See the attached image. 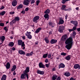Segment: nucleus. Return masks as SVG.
<instances>
[{"mask_svg": "<svg viewBox=\"0 0 80 80\" xmlns=\"http://www.w3.org/2000/svg\"><path fill=\"white\" fill-rule=\"evenodd\" d=\"M6 13V12L5 11H3L1 13L0 12V15H2L3 16Z\"/></svg>", "mask_w": 80, "mask_h": 80, "instance_id": "obj_33", "label": "nucleus"}, {"mask_svg": "<svg viewBox=\"0 0 80 80\" xmlns=\"http://www.w3.org/2000/svg\"><path fill=\"white\" fill-rule=\"evenodd\" d=\"M23 7V5L22 4H21L18 6L17 9H20L21 8H22Z\"/></svg>", "mask_w": 80, "mask_h": 80, "instance_id": "obj_24", "label": "nucleus"}, {"mask_svg": "<svg viewBox=\"0 0 80 80\" xmlns=\"http://www.w3.org/2000/svg\"><path fill=\"white\" fill-rule=\"evenodd\" d=\"M17 5V1L16 0H13L12 2V5L13 7H15Z\"/></svg>", "mask_w": 80, "mask_h": 80, "instance_id": "obj_11", "label": "nucleus"}, {"mask_svg": "<svg viewBox=\"0 0 80 80\" xmlns=\"http://www.w3.org/2000/svg\"><path fill=\"white\" fill-rule=\"evenodd\" d=\"M28 10H29V8H28V7L26 8L25 9V11H26V12H27L28 11Z\"/></svg>", "mask_w": 80, "mask_h": 80, "instance_id": "obj_48", "label": "nucleus"}, {"mask_svg": "<svg viewBox=\"0 0 80 80\" xmlns=\"http://www.w3.org/2000/svg\"><path fill=\"white\" fill-rule=\"evenodd\" d=\"M65 29V27L62 26H59L58 29V31L60 33H62Z\"/></svg>", "mask_w": 80, "mask_h": 80, "instance_id": "obj_5", "label": "nucleus"}, {"mask_svg": "<svg viewBox=\"0 0 80 80\" xmlns=\"http://www.w3.org/2000/svg\"><path fill=\"white\" fill-rule=\"evenodd\" d=\"M64 75L66 77H69L70 76V73L68 72H66L64 73Z\"/></svg>", "mask_w": 80, "mask_h": 80, "instance_id": "obj_27", "label": "nucleus"}, {"mask_svg": "<svg viewBox=\"0 0 80 80\" xmlns=\"http://www.w3.org/2000/svg\"><path fill=\"white\" fill-rule=\"evenodd\" d=\"M64 23V21L62 19V18H60L59 19V22L58 23L59 25H62Z\"/></svg>", "mask_w": 80, "mask_h": 80, "instance_id": "obj_9", "label": "nucleus"}, {"mask_svg": "<svg viewBox=\"0 0 80 80\" xmlns=\"http://www.w3.org/2000/svg\"><path fill=\"white\" fill-rule=\"evenodd\" d=\"M73 43L72 38H68L65 42L66 45H67L66 46V48L68 50H70L72 47Z\"/></svg>", "mask_w": 80, "mask_h": 80, "instance_id": "obj_1", "label": "nucleus"}, {"mask_svg": "<svg viewBox=\"0 0 80 80\" xmlns=\"http://www.w3.org/2000/svg\"><path fill=\"white\" fill-rule=\"evenodd\" d=\"M48 40V38H44V40L45 41H46L47 40Z\"/></svg>", "mask_w": 80, "mask_h": 80, "instance_id": "obj_63", "label": "nucleus"}, {"mask_svg": "<svg viewBox=\"0 0 80 80\" xmlns=\"http://www.w3.org/2000/svg\"><path fill=\"white\" fill-rule=\"evenodd\" d=\"M48 55V53L45 54L43 55L42 57L44 58H47V57Z\"/></svg>", "mask_w": 80, "mask_h": 80, "instance_id": "obj_37", "label": "nucleus"}, {"mask_svg": "<svg viewBox=\"0 0 80 80\" xmlns=\"http://www.w3.org/2000/svg\"><path fill=\"white\" fill-rule=\"evenodd\" d=\"M18 53H19V54H20V55H25V52L23 51L22 50H20L18 51Z\"/></svg>", "mask_w": 80, "mask_h": 80, "instance_id": "obj_20", "label": "nucleus"}, {"mask_svg": "<svg viewBox=\"0 0 80 80\" xmlns=\"http://www.w3.org/2000/svg\"><path fill=\"white\" fill-rule=\"evenodd\" d=\"M67 35L65 34L63 35L61 38V40L62 41H65L68 38Z\"/></svg>", "mask_w": 80, "mask_h": 80, "instance_id": "obj_7", "label": "nucleus"}, {"mask_svg": "<svg viewBox=\"0 0 80 80\" xmlns=\"http://www.w3.org/2000/svg\"><path fill=\"white\" fill-rule=\"evenodd\" d=\"M5 8V7L3 6H2L1 8H0V10H3Z\"/></svg>", "mask_w": 80, "mask_h": 80, "instance_id": "obj_49", "label": "nucleus"}, {"mask_svg": "<svg viewBox=\"0 0 80 80\" xmlns=\"http://www.w3.org/2000/svg\"><path fill=\"white\" fill-rule=\"evenodd\" d=\"M21 48L22 49V50H25V46H21Z\"/></svg>", "mask_w": 80, "mask_h": 80, "instance_id": "obj_56", "label": "nucleus"}, {"mask_svg": "<svg viewBox=\"0 0 80 80\" xmlns=\"http://www.w3.org/2000/svg\"><path fill=\"white\" fill-rule=\"evenodd\" d=\"M66 2H67L66 0H62V3L63 4H65Z\"/></svg>", "mask_w": 80, "mask_h": 80, "instance_id": "obj_45", "label": "nucleus"}, {"mask_svg": "<svg viewBox=\"0 0 80 80\" xmlns=\"http://www.w3.org/2000/svg\"><path fill=\"white\" fill-rule=\"evenodd\" d=\"M48 24L51 27V28H53L55 26V24L51 22H49Z\"/></svg>", "mask_w": 80, "mask_h": 80, "instance_id": "obj_13", "label": "nucleus"}, {"mask_svg": "<svg viewBox=\"0 0 80 80\" xmlns=\"http://www.w3.org/2000/svg\"><path fill=\"white\" fill-rule=\"evenodd\" d=\"M16 73L15 72V71H14L13 72V75H16Z\"/></svg>", "mask_w": 80, "mask_h": 80, "instance_id": "obj_61", "label": "nucleus"}, {"mask_svg": "<svg viewBox=\"0 0 80 80\" xmlns=\"http://www.w3.org/2000/svg\"><path fill=\"white\" fill-rule=\"evenodd\" d=\"M5 25V24L2 22H0V26L1 27H4V26Z\"/></svg>", "mask_w": 80, "mask_h": 80, "instance_id": "obj_39", "label": "nucleus"}, {"mask_svg": "<svg viewBox=\"0 0 80 80\" xmlns=\"http://www.w3.org/2000/svg\"><path fill=\"white\" fill-rule=\"evenodd\" d=\"M71 9V8H68V9L65 8V9L64 10V11H70Z\"/></svg>", "mask_w": 80, "mask_h": 80, "instance_id": "obj_43", "label": "nucleus"}, {"mask_svg": "<svg viewBox=\"0 0 80 80\" xmlns=\"http://www.w3.org/2000/svg\"><path fill=\"white\" fill-rule=\"evenodd\" d=\"M42 30V28H39L37 29L35 31V33H39L40 32V31Z\"/></svg>", "mask_w": 80, "mask_h": 80, "instance_id": "obj_28", "label": "nucleus"}, {"mask_svg": "<svg viewBox=\"0 0 80 80\" xmlns=\"http://www.w3.org/2000/svg\"><path fill=\"white\" fill-rule=\"evenodd\" d=\"M58 66L59 67L58 68L59 69H60V68H65V66L64 64L63 63H61V64H59Z\"/></svg>", "mask_w": 80, "mask_h": 80, "instance_id": "obj_15", "label": "nucleus"}, {"mask_svg": "<svg viewBox=\"0 0 80 80\" xmlns=\"http://www.w3.org/2000/svg\"><path fill=\"white\" fill-rule=\"evenodd\" d=\"M65 58L67 60L69 61L70 60V57L69 56H68Z\"/></svg>", "mask_w": 80, "mask_h": 80, "instance_id": "obj_34", "label": "nucleus"}, {"mask_svg": "<svg viewBox=\"0 0 80 80\" xmlns=\"http://www.w3.org/2000/svg\"><path fill=\"white\" fill-rule=\"evenodd\" d=\"M45 63H48V59H46L45 60Z\"/></svg>", "mask_w": 80, "mask_h": 80, "instance_id": "obj_54", "label": "nucleus"}, {"mask_svg": "<svg viewBox=\"0 0 80 80\" xmlns=\"http://www.w3.org/2000/svg\"><path fill=\"white\" fill-rule=\"evenodd\" d=\"M78 27L76 26H74L72 28V29L73 30V31H74L75 30H77V27Z\"/></svg>", "mask_w": 80, "mask_h": 80, "instance_id": "obj_38", "label": "nucleus"}, {"mask_svg": "<svg viewBox=\"0 0 80 80\" xmlns=\"http://www.w3.org/2000/svg\"><path fill=\"white\" fill-rule=\"evenodd\" d=\"M33 54V51L31 52L30 53L29 55L30 56H32V55Z\"/></svg>", "mask_w": 80, "mask_h": 80, "instance_id": "obj_51", "label": "nucleus"}, {"mask_svg": "<svg viewBox=\"0 0 80 80\" xmlns=\"http://www.w3.org/2000/svg\"><path fill=\"white\" fill-rule=\"evenodd\" d=\"M68 18V14H66L65 16V19L66 20H67V18Z\"/></svg>", "mask_w": 80, "mask_h": 80, "instance_id": "obj_55", "label": "nucleus"}, {"mask_svg": "<svg viewBox=\"0 0 80 80\" xmlns=\"http://www.w3.org/2000/svg\"><path fill=\"white\" fill-rule=\"evenodd\" d=\"M5 37L4 36H2L1 37V42H2V43H3V42L5 41Z\"/></svg>", "mask_w": 80, "mask_h": 80, "instance_id": "obj_18", "label": "nucleus"}, {"mask_svg": "<svg viewBox=\"0 0 80 80\" xmlns=\"http://www.w3.org/2000/svg\"><path fill=\"white\" fill-rule=\"evenodd\" d=\"M12 50H16V49H15V48L12 47Z\"/></svg>", "mask_w": 80, "mask_h": 80, "instance_id": "obj_62", "label": "nucleus"}, {"mask_svg": "<svg viewBox=\"0 0 80 80\" xmlns=\"http://www.w3.org/2000/svg\"><path fill=\"white\" fill-rule=\"evenodd\" d=\"M57 40H55L54 39H52L50 42V43L51 44H53L54 43H57Z\"/></svg>", "mask_w": 80, "mask_h": 80, "instance_id": "obj_14", "label": "nucleus"}, {"mask_svg": "<svg viewBox=\"0 0 80 80\" xmlns=\"http://www.w3.org/2000/svg\"><path fill=\"white\" fill-rule=\"evenodd\" d=\"M30 2L27 1L26 0L24 1V5H26V6H28L29 5Z\"/></svg>", "mask_w": 80, "mask_h": 80, "instance_id": "obj_25", "label": "nucleus"}, {"mask_svg": "<svg viewBox=\"0 0 80 80\" xmlns=\"http://www.w3.org/2000/svg\"><path fill=\"white\" fill-rule=\"evenodd\" d=\"M40 0H38L36 1V5L37 6H38V5L39 3H40Z\"/></svg>", "mask_w": 80, "mask_h": 80, "instance_id": "obj_42", "label": "nucleus"}, {"mask_svg": "<svg viewBox=\"0 0 80 80\" xmlns=\"http://www.w3.org/2000/svg\"><path fill=\"white\" fill-rule=\"evenodd\" d=\"M68 31H69V33H70V32H73V29H68Z\"/></svg>", "mask_w": 80, "mask_h": 80, "instance_id": "obj_47", "label": "nucleus"}, {"mask_svg": "<svg viewBox=\"0 0 80 80\" xmlns=\"http://www.w3.org/2000/svg\"><path fill=\"white\" fill-rule=\"evenodd\" d=\"M61 55H63V56H65L67 55V53H66L62 52L61 53Z\"/></svg>", "mask_w": 80, "mask_h": 80, "instance_id": "obj_41", "label": "nucleus"}, {"mask_svg": "<svg viewBox=\"0 0 80 80\" xmlns=\"http://www.w3.org/2000/svg\"><path fill=\"white\" fill-rule=\"evenodd\" d=\"M6 78H7V75H3L1 78V80H6Z\"/></svg>", "mask_w": 80, "mask_h": 80, "instance_id": "obj_30", "label": "nucleus"}, {"mask_svg": "<svg viewBox=\"0 0 80 80\" xmlns=\"http://www.w3.org/2000/svg\"><path fill=\"white\" fill-rule=\"evenodd\" d=\"M14 46V43L13 42H10L8 45V46L10 47H13Z\"/></svg>", "mask_w": 80, "mask_h": 80, "instance_id": "obj_17", "label": "nucleus"}, {"mask_svg": "<svg viewBox=\"0 0 80 80\" xmlns=\"http://www.w3.org/2000/svg\"><path fill=\"white\" fill-rule=\"evenodd\" d=\"M37 73L38 74H40V75H44V71H43L38 70L37 71Z\"/></svg>", "mask_w": 80, "mask_h": 80, "instance_id": "obj_19", "label": "nucleus"}, {"mask_svg": "<svg viewBox=\"0 0 80 80\" xmlns=\"http://www.w3.org/2000/svg\"><path fill=\"white\" fill-rule=\"evenodd\" d=\"M56 80H61V78L60 77H58L56 79Z\"/></svg>", "mask_w": 80, "mask_h": 80, "instance_id": "obj_52", "label": "nucleus"}, {"mask_svg": "<svg viewBox=\"0 0 80 80\" xmlns=\"http://www.w3.org/2000/svg\"><path fill=\"white\" fill-rule=\"evenodd\" d=\"M15 22H16V21L15 20V19H13V20H12V21L11 22H10V25H12V24H13L14 23H15Z\"/></svg>", "mask_w": 80, "mask_h": 80, "instance_id": "obj_29", "label": "nucleus"}, {"mask_svg": "<svg viewBox=\"0 0 80 80\" xmlns=\"http://www.w3.org/2000/svg\"><path fill=\"white\" fill-rule=\"evenodd\" d=\"M9 13L10 14V15H13L15 13V12L11 11Z\"/></svg>", "mask_w": 80, "mask_h": 80, "instance_id": "obj_50", "label": "nucleus"}, {"mask_svg": "<svg viewBox=\"0 0 80 80\" xmlns=\"http://www.w3.org/2000/svg\"><path fill=\"white\" fill-rule=\"evenodd\" d=\"M51 56L52 54L51 53H50V54H49L48 55V58H51Z\"/></svg>", "mask_w": 80, "mask_h": 80, "instance_id": "obj_40", "label": "nucleus"}, {"mask_svg": "<svg viewBox=\"0 0 80 80\" xmlns=\"http://www.w3.org/2000/svg\"><path fill=\"white\" fill-rule=\"evenodd\" d=\"M39 68H45V65L43 64L42 62H40L39 63Z\"/></svg>", "mask_w": 80, "mask_h": 80, "instance_id": "obj_8", "label": "nucleus"}, {"mask_svg": "<svg viewBox=\"0 0 80 80\" xmlns=\"http://www.w3.org/2000/svg\"><path fill=\"white\" fill-rule=\"evenodd\" d=\"M45 42L46 43H49V40L48 39L47 40H46Z\"/></svg>", "mask_w": 80, "mask_h": 80, "instance_id": "obj_59", "label": "nucleus"}, {"mask_svg": "<svg viewBox=\"0 0 80 80\" xmlns=\"http://www.w3.org/2000/svg\"><path fill=\"white\" fill-rule=\"evenodd\" d=\"M45 66L47 68H48V67H49V65H48V64H46Z\"/></svg>", "mask_w": 80, "mask_h": 80, "instance_id": "obj_58", "label": "nucleus"}, {"mask_svg": "<svg viewBox=\"0 0 80 80\" xmlns=\"http://www.w3.org/2000/svg\"><path fill=\"white\" fill-rule=\"evenodd\" d=\"M44 17L46 19H47V20H48V19H49V15L48 14H45L44 15Z\"/></svg>", "mask_w": 80, "mask_h": 80, "instance_id": "obj_22", "label": "nucleus"}, {"mask_svg": "<svg viewBox=\"0 0 80 80\" xmlns=\"http://www.w3.org/2000/svg\"><path fill=\"white\" fill-rule=\"evenodd\" d=\"M27 34H28V35H30L31 34V32H28V31L27 32Z\"/></svg>", "mask_w": 80, "mask_h": 80, "instance_id": "obj_57", "label": "nucleus"}, {"mask_svg": "<svg viewBox=\"0 0 80 80\" xmlns=\"http://www.w3.org/2000/svg\"><path fill=\"white\" fill-rule=\"evenodd\" d=\"M35 2V0H31V4H33Z\"/></svg>", "mask_w": 80, "mask_h": 80, "instance_id": "obj_46", "label": "nucleus"}, {"mask_svg": "<svg viewBox=\"0 0 80 80\" xmlns=\"http://www.w3.org/2000/svg\"><path fill=\"white\" fill-rule=\"evenodd\" d=\"M66 7L67 6L65 5H62L61 7V10H64L65 9V8H66Z\"/></svg>", "mask_w": 80, "mask_h": 80, "instance_id": "obj_32", "label": "nucleus"}, {"mask_svg": "<svg viewBox=\"0 0 80 80\" xmlns=\"http://www.w3.org/2000/svg\"><path fill=\"white\" fill-rule=\"evenodd\" d=\"M21 13H22L23 14H24L25 12V11H22L21 12Z\"/></svg>", "mask_w": 80, "mask_h": 80, "instance_id": "obj_60", "label": "nucleus"}, {"mask_svg": "<svg viewBox=\"0 0 80 80\" xmlns=\"http://www.w3.org/2000/svg\"><path fill=\"white\" fill-rule=\"evenodd\" d=\"M69 80H73V78L72 77Z\"/></svg>", "mask_w": 80, "mask_h": 80, "instance_id": "obj_64", "label": "nucleus"}, {"mask_svg": "<svg viewBox=\"0 0 80 80\" xmlns=\"http://www.w3.org/2000/svg\"><path fill=\"white\" fill-rule=\"evenodd\" d=\"M5 66L6 67L7 69H9L10 68V64L9 62H8L6 65H5Z\"/></svg>", "mask_w": 80, "mask_h": 80, "instance_id": "obj_16", "label": "nucleus"}, {"mask_svg": "<svg viewBox=\"0 0 80 80\" xmlns=\"http://www.w3.org/2000/svg\"><path fill=\"white\" fill-rule=\"evenodd\" d=\"M26 77L28 80V73H26L24 72L20 76L21 79H25Z\"/></svg>", "mask_w": 80, "mask_h": 80, "instance_id": "obj_2", "label": "nucleus"}, {"mask_svg": "<svg viewBox=\"0 0 80 80\" xmlns=\"http://www.w3.org/2000/svg\"><path fill=\"white\" fill-rule=\"evenodd\" d=\"M58 76L56 75H54L52 77V80H55L57 79Z\"/></svg>", "mask_w": 80, "mask_h": 80, "instance_id": "obj_26", "label": "nucleus"}, {"mask_svg": "<svg viewBox=\"0 0 80 80\" xmlns=\"http://www.w3.org/2000/svg\"><path fill=\"white\" fill-rule=\"evenodd\" d=\"M4 30L6 31V32H7L8 30V28L7 26L3 28Z\"/></svg>", "mask_w": 80, "mask_h": 80, "instance_id": "obj_36", "label": "nucleus"}, {"mask_svg": "<svg viewBox=\"0 0 80 80\" xmlns=\"http://www.w3.org/2000/svg\"><path fill=\"white\" fill-rule=\"evenodd\" d=\"M18 45H19V46H20L21 45L22 47H25V42L22 40H18Z\"/></svg>", "mask_w": 80, "mask_h": 80, "instance_id": "obj_3", "label": "nucleus"}, {"mask_svg": "<svg viewBox=\"0 0 80 80\" xmlns=\"http://www.w3.org/2000/svg\"><path fill=\"white\" fill-rule=\"evenodd\" d=\"M72 33V36L75 37V35H76V32L75 31H73Z\"/></svg>", "mask_w": 80, "mask_h": 80, "instance_id": "obj_44", "label": "nucleus"}, {"mask_svg": "<svg viewBox=\"0 0 80 80\" xmlns=\"http://www.w3.org/2000/svg\"><path fill=\"white\" fill-rule=\"evenodd\" d=\"M50 12V10L49 9H47L44 12V13H46V14H48Z\"/></svg>", "mask_w": 80, "mask_h": 80, "instance_id": "obj_31", "label": "nucleus"}, {"mask_svg": "<svg viewBox=\"0 0 80 80\" xmlns=\"http://www.w3.org/2000/svg\"><path fill=\"white\" fill-rule=\"evenodd\" d=\"M14 19H15L16 21H19V20H20V18H19V17H15Z\"/></svg>", "mask_w": 80, "mask_h": 80, "instance_id": "obj_35", "label": "nucleus"}, {"mask_svg": "<svg viewBox=\"0 0 80 80\" xmlns=\"http://www.w3.org/2000/svg\"><path fill=\"white\" fill-rule=\"evenodd\" d=\"M71 23H72L73 25H74V26H78V21H71L70 22Z\"/></svg>", "mask_w": 80, "mask_h": 80, "instance_id": "obj_6", "label": "nucleus"}, {"mask_svg": "<svg viewBox=\"0 0 80 80\" xmlns=\"http://www.w3.org/2000/svg\"><path fill=\"white\" fill-rule=\"evenodd\" d=\"M17 68V66L16 65H14L12 66V68H11V72H13L16 70V68Z\"/></svg>", "mask_w": 80, "mask_h": 80, "instance_id": "obj_23", "label": "nucleus"}, {"mask_svg": "<svg viewBox=\"0 0 80 80\" xmlns=\"http://www.w3.org/2000/svg\"><path fill=\"white\" fill-rule=\"evenodd\" d=\"M26 36L27 37V38L29 39H32V36L31 35V34H27V33H25Z\"/></svg>", "mask_w": 80, "mask_h": 80, "instance_id": "obj_21", "label": "nucleus"}, {"mask_svg": "<svg viewBox=\"0 0 80 80\" xmlns=\"http://www.w3.org/2000/svg\"><path fill=\"white\" fill-rule=\"evenodd\" d=\"M30 72V68L29 67H27L26 68V69L24 71L23 73H28Z\"/></svg>", "mask_w": 80, "mask_h": 80, "instance_id": "obj_12", "label": "nucleus"}, {"mask_svg": "<svg viewBox=\"0 0 80 80\" xmlns=\"http://www.w3.org/2000/svg\"><path fill=\"white\" fill-rule=\"evenodd\" d=\"M40 18V17L38 16H36L34 17L32 19V21L35 23H37L38 22V20H39Z\"/></svg>", "mask_w": 80, "mask_h": 80, "instance_id": "obj_4", "label": "nucleus"}, {"mask_svg": "<svg viewBox=\"0 0 80 80\" xmlns=\"http://www.w3.org/2000/svg\"><path fill=\"white\" fill-rule=\"evenodd\" d=\"M74 68L75 69H77L78 68L79 70L80 69V65L78 64H76L74 66Z\"/></svg>", "mask_w": 80, "mask_h": 80, "instance_id": "obj_10", "label": "nucleus"}, {"mask_svg": "<svg viewBox=\"0 0 80 80\" xmlns=\"http://www.w3.org/2000/svg\"><path fill=\"white\" fill-rule=\"evenodd\" d=\"M77 30L78 31V32H79H79H80V28H78Z\"/></svg>", "mask_w": 80, "mask_h": 80, "instance_id": "obj_53", "label": "nucleus"}]
</instances>
